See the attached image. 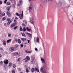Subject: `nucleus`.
Returning a JSON list of instances; mask_svg holds the SVG:
<instances>
[{"instance_id": "f704fd0d", "label": "nucleus", "mask_w": 73, "mask_h": 73, "mask_svg": "<svg viewBox=\"0 0 73 73\" xmlns=\"http://www.w3.org/2000/svg\"><path fill=\"white\" fill-rule=\"evenodd\" d=\"M18 45L17 44H16L15 46V48H17V47H18Z\"/></svg>"}, {"instance_id": "4468645a", "label": "nucleus", "mask_w": 73, "mask_h": 73, "mask_svg": "<svg viewBox=\"0 0 73 73\" xmlns=\"http://www.w3.org/2000/svg\"><path fill=\"white\" fill-rule=\"evenodd\" d=\"M19 5H21L23 4L22 1H20L19 2Z\"/></svg>"}, {"instance_id": "6e6552de", "label": "nucleus", "mask_w": 73, "mask_h": 73, "mask_svg": "<svg viewBox=\"0 0 73 73\" xmlns=\"http://www.w3.org/2000/svg\"><path fill=\"white\" fill-rule=\"evenodd\" d=\"M13 55H14L17 56V55H18V52H15L13 53Z\"/></svg>"}, {"instance_id": "f3484780", "label": "nucleus", "mask_w": 73, "mask_h": 73, "mask_svg": "<svg viewBox=\"0 0 73 73\" xmlns=\"http://www.w3.org/2000/svg\"><path fill=\"white\" fill-rule=\"evenodd\" d=\"M58 4L59 5H62V2H61L59 1Z\"/></svg>"}, {"instance_id": "1a4fd4ad", "label": "nucleus", "mask_w": 73, "mask_h": 73, "mask_svg": "<svg viewBox=\"0 0 73 73\" xmlns=\"http://www.w3.org/2000/svg\"><path fill=\"white\" fill-rule=\"evenodd\" d=\"M16 25V23H13L12 25L10 26V27L12 28L13 27H15V25Z\"/></svg>"}, {"instance_id": "4be33fe9", "label": "nucleus", "mask_w": 73, "mask_h": 73, "mask_svg": "<svg viewBox=\"0 0 73 73\" xmlns=\"http://www.w3.org/2000/svg\"><path fill=\"white\" fill-rule=\"evenodd\" d=\"M20 31H23V29L22 28V27L20 26L19 28Z\"/></svg>"}, {"instance_id": "49530a36", "label": "nucleus", "mask_w": 73, "mask_h": 73, "mask_svg": "<svg viewBox=\"0 0 73 73\" xmlns=\"http://www.w3.org/2000/svg\"><path fill=\"white\" fill-rule=\"evenodd\" d=\"M0 50H3V48H2V47L0 48Z\"/></svg>"}, {"instance_id": "09e8293b", "label": "nucleus", "mask_w": 73, "mask_h": 73, "mask_svg": "<svg viewBox=\"0 0 73 73\" xmlns=\"http://www.w3.org/2000/svg\"><path fill=\"white\" fill-rule=\"evenodd\" d=\"M35 50H36V51H37L38 50L37 48H35Z\"/></svg>"}, {"instance_id": "052dcab7", "label": "nucleus", "mask_w": 73, "mask_h": 73, "mask_svg": "<svg viewBox=\"0 0 73 73\" xmlns=\"http://www.w3.org/2000/svg\"><path fill=\"white\" fill-rule=\"evenodd\" d=\"M9 8H12V6L11 5H10L9 6Z\"/></svg>"}, {"instance_id": "423d86ee", "label": "nucleus", "mask_w": 73, "mask_h": 73, "mask_svg": "<svg viewBox=\"0 0 73 73\" xmlns=\"http://www.w3.org/2000/svg\"><path fill=\"white\" fill-rule=\"evenodd\" d=\"M25 33L26 34L28 35V36H29V37H32V35H31V34L30 33Z\"/></svg>"}, {"instance_id": "58836bf2", "label": "nucleus", "mask_w": 73, "mask_h": 73, "mask_svg": "<svg viewBox=\"0 0 73 73\" xmlns=\"http://www.w3.org/2000/svg\"><path fill=\"white\" fill-rule=\"evenodd\" d=\"M11 39H9V40H7V42H10V41H11Z\"/></svg>"}, {"instance_id": "4c0bfd02", "label": "nucleus", "mask_w": 73, "mask_h": 73, "mask_svg": "<svg viewBox=\"0 0 73 73\" xmlns=\"http://www.w3.org/2000/svg\"><path fill=\"white\" fill-rule=\"evenodd\" d=\"M33 63V62L32 61H31V62H30V64H32Z\"/></svg>"}, {"instance_id": "9b49d317", "label": "nucleus", "mask_w": 73, "mask_h": 73, "mask_svg": "<svg viewBox=\"0 0 73 73\" xmlns=\"http://www.w3.org/2000/svg\"><path fill=\"white\" fill-rule=\"evenodd\" d=\"M9 50L11 52H13L14 50L13 49V48L11 47L9 48Z\"/></svg>"}, {"instance_id": "6e6d98bb", "label": "nucleus", "mask_w": 73, "mask_h": 73, "mask_svg": "<svg viewBox=\"0 0 73 73\" xmlns=\"http://www.w3.org/2000/svg\"><path fill=\"white\" fill-rule=\"evenodd\" d=\"M25 62H28V60H25Z\"/></svg>"}, {"instance_id": "72a5a7b5", "label": "nucleus", "mask_w": 73, "mask_h": 73, "mask_svg": "<svg viewBox=\"0 0 73 73\" xmlns=\"http://www.w3.org/2000/svg\"><path fill=\"white\" fill-rule=\"evenodd\" d=\"M23 32H25L26 31V29L25 27H24L23 29Z\"/></svg>"}, {"instance_id": "37998d69", "label": "nucleus", "mask_w": 73, "mask_h": 73, "mask_svg": "<svg viewBox=\"0 0 73 73\" xmlns=\"http://www.w3.org/2000/svg\"><path fill=\"white\" fill-rule=\"evenodd\" d=\"M20 58H19L17 60V61H20Z\"/></svg>"}, {"instance_id": "7c9ffc66", "label": "nucleus", "mask_w": 73, "mask_h": 73, "mask_svg": "<svg viewBox=\"0 0 73 73\" xmlns=\"http://www.w3.org/2000/svg\"><path fill=\"white\" fill-rule=\"evenodd\" d=\"M9 37H11V34L9 33L8 35Z\"/></svg>"}, {"instance_id": "a878e982", "label": "nucleus", "mask_w": 73, "mask_h": 73, "mask_svg": "<svg viewBox=\"0 0 73 73\" xmlns=\"http://www.w3.org/2000/svg\"><path fill=\"white\" fill-rule=\"evenodd\" d=\"M22 36L24 37H26V35H25V34L24 33H22Z\"/></svg>"}, {"instance_id": "5701e85b", "label": "nucleus", "mask_w": 73, "mask_h": 73, "mask_svg": "<svg viewBox=\"0 0 73 73\" xmlns=\"http://www.w3.org/2000/svg\"><path fill=\"white\" fill-rule=\"evenodd\" d=\"M21 40H22L23 41H25L26 40V38H21Z\"/></svg>"}, {"instance_id": "338daca9", "label": "nucleus", "mask_w": 73, "mask_h": 73, "mask_svg": "<svg viewBox=\"0 0 73 73\" xmlns=\"http://www.w3.org/2000/svg\"><path fill=\"white\" fill-rule=\"evenodd\" d=\"M0 57H1V55L0 54Z\"/></svg>"}, {"instance_id": "3c124183", "label": "nucleus", "mask_w": 73, "mask_h": 73, "mask_svg": "<svg viewBox=\"0 0 73 73\" xmlns=\"http://www.w3.org/2000/svg\"><path fill=\"white\" fill-rule=\"evenodd\" d=\"M18 41V40H17V39H15V41L16 42H17Z\"/></svg>"}, {"instance_id": "ea45409f", "label": "nucleus", "mask_w": 73, "mask_h": 73, "mask_svg": "<svg viewBox=\"0 0 73 73\" xmlns=\"http://www.w3.org/2000/svg\"><path fill=\"white\" fill-rule=\"evenodd\" d=\"M7 0H5L4 2V3H5V4H6V3H7Z\"/></svg>"}, {"instance_id": "6ab92c4d", "label": "nucleus", "mask_w": 73, "mask_h": 73, "mask_svg": "<svg viewBox=\"0 0 73 73\" xmlns=\"http://www.w3.org/2000/svg\"><path fill=\"white\" fill-rule=\"evenodd\" d=\"M35 68H32L31 69V71L32 72H35Z\"/></svg>"}, {"instance_id": "603ef678", "label": "nucleus", "mask_w": 73, "mask_h": 73, "mask_svg": "<svg viewBox=\"0 0 73 73\" xmlns=\"http://www.w3.org/2000/svg\"><path fill=\"white\" fill-rule=\"evenodd\" d=\"M3 16H5V13H3Z\"/></svg>"}, {"instance_id": "39448f33", "label": "nucleus", "mask_w": 73, "mask_h": 73, "mask_svg": "<svg viewBox=\"0 0 73 73\" xmlns=\"http://www.w3.org/2000/svg\"><path fill=\"white\" fill-rule=\"evenodd\" d=\"M6 13L7 16H8V17H11V13H10L8 11H7L6 12Z\"/></svg>"}, {"instance_id": "de8ad7c7", "label": "nucleus", "mask_w": 73, "mask_h": 73, "mask_svg": "<svg viewBox=\"0 0 73 73\" xmlns=\"http://www.w3.org/2000/svg\"><path fill=\"white\" fill-rule=\"evenodd\" d=\"M27 41H28V43L29 44V42H30V40H27Z\"/></svg>"}, {"instance_id": "412c9836", "label": "nucleus", "mask_w": 73, "mask_h": 73, "mask_svg": "<svg viewBox=\"0 0 73 73\" xmlns=\"http://www.w3.org/2000/svg\"><path fill=\"white\" fill-rule=\"evenodd\" d=\"M31 58H32V60L33 61H35V57L34 56H32L31 57Z\"/></svg>"}, {"instance_id": "0e129e2a", "label": "nucleus", "mask_w": 73, "mask_h": 73, "mask_svg": "<svg viewBox=\"0 0 73 73\" xmlns=\"http://www.w3.org/2000/svg\"><path fill=\"white\" fill-rule=\"evenodd\" d=\"M25 68H27V66L26 65H25Z\"/></svg>"}, {"instance_id": "a18cd8bd", "label": "nucleus", "mask_w": 73, "mask_h": 73, "mask_svg": "<svg viewBox=\"0 0 73 73\" xmlns=\"http://www.w3.org/2000/svg\"><path fill=\"white\" fill-rule=\"evenodd\" d=\"M0 64H1V65H2V64H3V61H1L0 62Z\"/></svg>"}, {"instance_id": "c03bdc74", "label": "nucleus", "mask_w": 73, "mask_h": 73, "mask_svg": "<svg viewBox=\"0 0 73 73\" xmlns=\"http://www.w3.org/2000/svg\"><path fill=\"white\" fill-rule=\"evenodd\" d=\"M23 44H21V47H23Z\"/></svg>"}, {"instance_id": "4d7b16f0", "label": "nucleus", "mask_w": 73, "mask_h": 73, "mask_svg": "<svg viewBox=\"0 0 73 73\" xmlns=\"http://www.w3.org/2000/svg\"><path fill=\"white\" fill-rule=\"evenodd\" d=\"M19 71H21V68H19Z\"/></svg>"}, {"instance_id": "ddd939ff", "label": "nucleus", "mask_w": 73, "mask_h": 73, "mask_svg": "<svg viewBox=\"0 0 73 73\" xmlns=\"http://www.w3.org/2000/svg\"><path fill=\"white\" fill-rule=\"evenodd\" d=\"M25 52L26 53H32V52L29 51L27 50H26L25 51Z\"/></svg>"}, {"instance_id": "c9c22d12", "label": "nucleus", "mask_w": 73, "mask_h": 73, "mask_svg": "<svg viewBox=\"0 0 73 73\" xmlns=\"http://www.w3.org/2000/svg\"><path fill=\"white\" fill-rule=\"evenodd\" d=\"M13 67L14 68H16V65L15 64L13 65Z\"/></svg>"}, {"instance_id": "bb28decb", "label": "nucleus", "mask_w": 73, "mask_h": 73, "mask_svg": "<svg viewBox=\"0 0 73 73\" xmlns=\"http://www.w3.org/2000/svg\"><path fill=\"white\" fill-rule=\"evenodd\" d=\"M29 70H28V68H27L26 69V73H29Z\"/></svg>"}, {"instance_id": "dca6fc26", "label": "nucleus", "mask_w": 73, "mask_h": 73, "mask_svg": "<svg viewBox=\"0 0 73 73\" xmlns=\"http://www.w3.org/2000/svg\"><path fill=\"white\" fill-rule=\"evenodd\" d=\"M12 63L11 62L9 63V68H11V67L12 66Z\"/></svg>"}, {"instance_id": "9d476101", "label": "nucleus", "mask_w": 73, "mask_h": 73, "mask_svg": "<svg viewBox=\"0 0 73 73\" xmlns=\"http://www.w3.org/2000/svg\"><path fill=\"white\" fill-rule=\"evenodd\" d=\"M4 63L5 64H8V60H7L6 61H4Z\"/></svg>"}, {"instance_id": "c85d7f7f", "label": "nucleus", "mask_w": 73, "mask_h": 73, "mask_svg": "<svg viewBox=\"0 0 73 73\" xmlns=\"http://www.w3.org/2000/svg\"><path fill=\"white\" fill-rule=\"evenodd\" d=\"M17 27H18V26H16L14 27V29L15 30H16V29H17Z\"/></svg>"}, {"instance_id": "864d4df0", "label": "nucleus", "mask_w": 73, "mask_h": 73, "mask_svg": "<svg viewBox=\"0 0 73 73\" xmlns=\"http://www.w3.org/2000/svg\"><path fill=\"white\" fill-rule=\"evenodd\" d=\"M5 53L6 54H7V53H8V52H7V51H5Z\"/></svg>"}, {"instance_id": "aec40b11", "label": "nucleus", "mask_w": 73, "mask_h": 73, "mask_svg": "<svg viewBox=\"0 0 73 73\" xmlns=\"http://www.w3.org/2000/svg\"><path fill=\"white\" fill-rule=\"evenodd\" d=\"M30 20L32 24H33L35 23V22L34 21H33L31 20V19H30Z\"/></svg>"}, {"instance_id": "e2e57ef3", "label": "nucleus", "mask_w": 73, "mask_h": 73, "mask_svg": "<svg viewBox=\"0 0 73 73\" xmlns=\"http://www.w3.org/2000/svg\"><path fill=\"white\" fill-rule=\"evenodd\" d=\"M15 19H18V18L17 17H16Z\"/></svg>"}, {"instance_id": "a19ab883", "label": "nucleus", "mask_w": 73, "mask_h": 73, "mask_svg": "<svg viewBox=\"0 0 73 73\" xmlns=\"http://www.w3.org/2000/svg\"><path fill=\"white\" fill-rule=\"evenodd\" d=\"M5 19H6L4 17H3V18L2 19V20H3V21H4V20H5Z\"/></svg>"}, {"instance_id": "774afa93", "label": "nucleus", "mask_w": 73, "mask_h": 73, "mask_svg": "<svg viewBox=\"0 0 73 73\" xmlns=\"http://www.w3.org/2000/svg\"><path fill=\"white\" fill-rule=\"evenodd\" d=\"M17 5L18 6H20V5H19V4H18V5Z\"/></svg>"}, {"instance_id": "20e7f679", "label": "nucleus", "mask_w": 73, "mask_h": 73, "mask_svg": "<svg viewBox=\"0 0 73 73\" xmlns=\"http://www.w3.org/2000/svg\"><path fill=\"white\" fill-rule=\"evenodd\" d=\"M19 16V18L21 19H23V10H22V15L20 14Z\"/></svg>"}, {"instance_id": "e433bc0d", "label": "nucleus", "mask_w": 73, "mask_h": 73, "mask_svg": "<svg viewBox=\"0 0 73 73\" xmlns=\"http://www.w3.org/2000/svg\"><path fill=\"white\" fill-rule=\"evenodd\" d=\"M16 15V16H19V13H15Z\"/></svg>"}, {"instance_id": "0eeeda50", "label": "nucleus", "mask_w": 73, "mask_h": 73, "mask_svg": "<svg viewBox=\"0 0 73 73\" xmlns=\"http://www.w3.org/2000/svg\"><path fill=\"white\" fill-rule=\"evenodd\" d=\"M41 61L42 63L44 64L45 63V60L44 59L42 58H41Z\"/></svg>"}, {"instance_id": "13d9d810", "label": "nucleus", "mask_w": 73, "mask_h": 73, "mask_svg": "<svg viewBox=\"0 0 73 73\" xmlns=\"http://www.w3.org/2000/svg\"><path fill=\"white\" fill-rule=\"evenodd\" d=\"M31 19H32V20H34V19L33 18V17H32Z\"/></svg>"}, {"instance_id": "2eb2a0df", "label": "nucleus", "mask_w": 73, "mask_h": 73, "mask_svg": "<svg viewBox=\"0 0 73 73\" xmlns=\"http://www.w3.org/2000/svg\"><path fill=\"white\" fill-rule=\"evenodd\" d=\"M3 44L4 45H6V42L5 40H3Z\"/></svg>"}, {"instance_id": "680f3d73", "label": "nucleus", "mask_w": 73, "mask_h": 73, "mask_svg": "<svg viewBox=\"0 0 73 73\" xmlns=\"http://www.w3.org/2000/svg\"><path fill=\"white\" fill-rule=\"evenodd\" d=\"M4 25L5 26H6V25H7V24H6V23H4Z\"/></svg>"}, {"instance_id": "c756f323", "label": "nucleus", "mask_w": 73, "mask_h": 73, "mask_svg": "<svg viewBox=\"0 0 73 73\" xmlns=\"http://www.w3.org/2000/svg\"><path fill=\"white\" fill-rule=\"evenodd\" d=\"M48 2H49L47 0H45L44 1V3H48Z\"/></svg>"}, {"instance_id": "79ce46f5", "label": "nucleus", "mask_w": 73, "mask_h": 73, "mask_svg": "<svg viewBox=\"0 0 73 73\" xmlns=\"http://www.w3.org/2000/svg\"><path fill=\"white\" fill-rule=\"evenodd\" d=\"M12 73H15V71H14L13 70H12Z\"/></svg>"}, {"instance_id": "69168bd1", "label": "nucleus", "mask_w": 73, "mask_h": 73, "mask_svg": "<svg viewBox=\"0 0 73 73\" xmlns=\"http://www.w3.org/2000/svg\"><path fill=\"white\" fill-rule=\"evenodd\" d=\"M29 69H31V67H30L29 66L28 67Z\"/></svg>"}, {"instance_id": "8fccbe9b", "label": "nucleus", "mask_w": 73, "mask_h": 73, "mask_svg": "<svg viewBox=\"0 0 73 73\" xmlns=\"http://www.w3.org/2000/svg\"><path fill=\"white\" fill-rule=\"evenodd\" d=\"M2 1H0V4H2Z\"/></svg>"}, {"instance_id": "f8f14e48", "label": "nucleus", "mask_w": 73, "mask_h": 73, "mask_svg": "<svg viewBox=\"0 0 73 73\" xmlns=\"http://www.w3.org/2000/svg\"><path fill=\"white\" fill-rule=\"evenodd\" d=\"M35 71H36L37 72H39V70H38V68H35Z\"/></svg>"}, {"instance_id": "7ed1b4c3", "label": "nucleus", "mask_w": 73, "mask_h": 73, "mask_svg": "<svg viewBox=\"0 0 73 73\" xmlns=\"http://www.w3.org/2000/svg\"><path fill=\"white\" fill-rule=\"evenodd\" d=\"M33 9V6L31 5L29 7V11H32V10Z\"/></svg>"}, {"instance_id": "bf43d9fd", "label": "nucleus", "mask_w": 73, "mask_h": 73, "mask_svg": "<svg viewBox=\"0 0 73 73\" xmlns=\"http://www.w3.org/2000/svg\"><path fill=\"white\" fill-rule=\"evenodd\" d=\"M22 25H23V26H25V24H24V23H22Z\"/></svg>"}, {"instance_id": "f257e3e1", "label": "nucleus", "mask_w": 73, "mask_h": 73, "mask_svg": "<svg viewBox=\"0 0 73 73\" xmlns=\"http://www.w3.org/2000/svg\"><path fill=\"white\" fill-rule=\"evenodd\" d=\"M45 66H43L40 69V71L42 73H46L45 70Z\"/></svg>"}, {"instance_id": "f03ea898", "label": "nucleus", "mask_w": 73, "mask_h": 73, "mask_svg": "<svg viewBox=\"0 0 73 73\" xmlns=\"http://www.w3.org/2000/svg\"><path fill=\"white\" fill-rule=\"evenodd\" d=\"M7 21H8V22L7 23V25H9L12 21H13V20L12 19H7Z\"/></svg>"}, {"instance_id": "473e14b6", "label": "nucleus", "mask_w": 73, "mask_h": 73, "mask_svg": "<svg viewBox=\"0 0 73 73\" xmlns=\"http://www.w3.org/2000/svg\"><path fill=\"white\" fill-rule=\"evenodd\" d=\"M6 4L7 5H11V3H10V2H7Z\"/></svg>"}, {"instance_id": "b1692460", "label": "nucleus", "mask_w": 73, "mask_h": 73, "mask_svg": "<svg viewBox=\"0 0 73 73\" xmlns=\"http://www.w3.org/2000/svg\"><path fill=\"white\" fill-rule=\"evenodd\" d=\"M26 29L27 30V31H29V32H30V31H31V29H28V27H27Z\"/></svg>"}, {"instance_id": "5fc2aeb1", "label": "nucleus", "mask_w": 73, "mask_h": 73, "mask_svg": "<svg viewBox=\"0 0 73 73\" xmlns=\"http://www.w3.org/2000/svg\"><path fill=\"white\" fill-rule=\"evenodd\" d=\"M14 22H15V23H16L17 22L16 20L15 19L14 20Z\"/></svg>"}, {"instance_id": "a211bd4d", "label": "nucleus", "mask_w": 73, "mask_h": 73, "mask_svg": "<svg viewBox=\"0 0 73 73\" xmlns=\"http://www.w3.org/2000/svg\"><path fill=\"white\" fill-rule=\"evenodd\" d=\"M26 59L28 60L29 61V60H30V58L29 57V56H26Z\"/></svg>"}, {"instance_id": "2f4dec72", "label": "nucleus", "mask_w": 73, "mask_h": 73, "mask_svg": "<svg viewBox=\"0 0 73 73\" xmlns=\"http://www.w3.org/2000/svg\"><path fill=\"white\" fill-rule=\"evenodd\" d=\"M7 11H9L10 10V9L9 8V7H7Z\"/></svg>"}, {"instance_id": "393cba45", "label": "nucleus", "mask_w": 73, "mask_h": 73, "mask_svg": "<svg viewBox=\"0 0 73 73\" xmlns=\"http://www.w3.org/2000/svg\"><path fill=\"white\" fill-rule=\"evenodd\" d=\"M18 42L19 44H21V41L20 39H18Z\"/></svg>"}, {"instance_id": "cd10ccee", "label": "nucleus", "mask_w": 73, "mask_h": 73, "mask_svg": "<svg viewBox=\"0 0 73 73\" xmlns=\"http://www.w3.org/2000/svg\"><path fill=\"white\" fill-rule=\"evenodd\" d=\"M37 41L38 42H39V38L38 37H37L36 38Z\"/></svg>"}]
</instances>
